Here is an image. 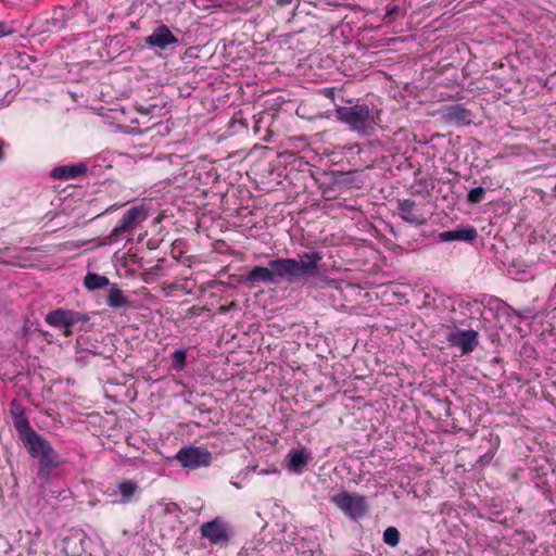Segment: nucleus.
Returning a JSON list of instances; mask_svg holds the SVG:
<instances>
[{"mask_svg":"<svg viewBox=\"0 0 556 556\" xmlns=\"http://www.w3.org/2000/svg\"><path fill=\"white\" fill-rule=\"evenodd\" d=\"M323 258V253L317 250L303 252L298 258H273L276 285L281 282L296 285L309 278H325L321 275Z\"/></svg>","mask_w":556,"mask_h":556,"instance_id":"f257e3e1","label":"nucleus"},{"mask_svg":"<svg viewBox=\"0 0 556 556\" xmlns=\"http://www.w3.org/2000/svg\"><path fill=\"white\" fill-rule=\"evenodd\" d=\"M336 114L338 121L346 124L352 131L361 137L375 135L380 122V111L365 103L339 106Z\"/></svg>","mask_w":556,"mask_h":556,"instance_id":"f03ea898","label":"nucleus"},{"mask_svg":"<svg viewBox=\"0 0 556 556\" xmlns=\"http://www.w3.org/2000/svg\"><path fill=\"white\" fill-rule=\"evenodd\" d=\"M29 456L38 460L37 476L48 480L53 469L61 465V457L51 443L41 434L24 445Z\"/></svg>","mask_w":556,"mask_h":556,"instance_id":"7ed1b4c3","label":"nucleus"},{"mask_svg":"<svg viewBox=\"0 0 556 556\" xmlns=\"http://www.w3.org/2000/svg\"><path fill=\"white\" fill-rule=\"evenodd\" d=\"M149 217V207L147 204H139L128 208L118 220L111 232L104 237V244H113L124 240L128 235L141 225Z\"/></svg>","mask_w":556,"mask_h":556,"instance_id":"20e7f679","label":"nucleus"},{"mask_svg":"<svg viewBox=\"0 0 556 556\" xmlns=\"http://www.w3.org/2000/svg\"><path fill=\"white\" fill-rule=\"evenodd\" d=\"M89 320L88 314L65 308L51 311L45 317L48 325L63 330L64 336H72L75 330L81 331Z\"/></svg>","mask_w":556,"mask_h":556,"instance_id":"39448f33","label":"nucleus"},{"mask_svg":"<svg viewBox=\"0 0 556 556\" xmlns=\"http://www.w3.org/2000/svg\"><path fill=\"white\" fill-rule=\"evenodd\" d=\"M331 502L341 509L344 515L353 520L363 518L368 511V503L364 495L342 491L331 497Z\"/></svg>","mask_w":556,"mask_h":556,"instance_id":"423d86ee","label":"nucleus"},{"mask_svg":"<svg viewBox=\"0 0 556 556\" xmlns=\"http://www.w3.org/2000/svg\"><path fill=\"white\" fill-rule=\"evenodd\" d=\"M200 533L203 539L208 540L212 545L225 547L231 540V528L222 517H216L211 521L203 522L200 527Z\"/></svg>","mask_w":556,"mask_h":556,"instance_id":"0eeeda50","label":"nucleus"},{"mask_svg":"<svg viewBox=\"0 0 556 556\" xmlns=\"http://www.w3.org/2000/svg\"><path fill=\"white\" fill-rule=\"evenodd\" d=\"M176 459L185 468L197 469L206 467L212 462V454L204 447H182L176 454Z\"/></svg>","mask_w":556,"mask_h":556,"instance_id":"6e6552de","label":"nucleus"},{"mask_svg":"<svg viewBox=\"0 0 556 556\" xmlns=\"http://www.w3.org/2000/svg\"><path fill=\"white\" fill-rule=\"evenodd\" d=\"M10 410L14 428L16 429L23 445L39 435V433L31 428L25 414V408L21 404L16 403V401H12Z\"/></svg>","mask_w":556,"mask_h":556,"instance_id":"1a4fd4ad","label":"nucleus"},{"mask_svg":"<svg viewBox=\"0 0 556 556\" xmlns=\"http://www.w3.org/2000/svg\"><path fill=\"white\" fill-rule=\"evenodd\" d=\"M140 493V486L136 480H123L114 488H109L105 494L114 497L113 503L126 505L134 501L136 495Z\"/></svg>","mask_w":556,"mask_h":556,"instance_id":"9d476101","label":"nucleus"},{"mask_svg":"<svg viewBox=\"0 0 556 556\" xmlns=\"http://www.w3.org/2000/svg\"><path fill=\"white\" fill-rule=\"evenodd\" d=\"M241 285L267 283L276 285L273 260L268 261V266H255L249 273L239 278Z\"/></svg>","mask_w":556,"mask_h":556,"instance_id":"9b49d317","label":"nucleus"},{"mask_svg":"<svg viewBox=\"0 0 556 556\" xmlns=\"http://www.w3.org/2000/svg\"><path fill=\"white\" fill-rule=\"evenodd\" d=\"M450 345L460 349L462 354L471 353L478 345V332L476 330H455L447 333Z\"/></svg>","mask_w":556,"mask_h":556,"instance_id":"f8f14e48","label":"nucleus"},{"mask_svg":"<svg viewBox=\"0 0 556 556\" xmlns=\"http://www.w3.org/2000/svg\"><path fill=\"white\" fill-rule=\"evenodd\" d=\"M397 214L405 222L415 226H422L427 218L420 213L417 203L412 199H397Z\"/></svg>","mask_w":556,"mask_h":556,"instance_id":"ddd939ff","label":"nucleus"},{"mask_svg":"<svg viewBox=\"0 0 556 556\" xmlns=\"http://www.w3.org/2000/svg\"><path fill=\"white\" fill-rule=\"evenodd\" d=\"M478 231L473 226H457L453 230H446L439 233L442 242L465 241L472 242L477 239Z\"/></svg>","mask_w":556,"mask_h":556,"instance_id":"4468645a","label":"nucleus"},{"mask_svg":"<svg viewBox=\"0 0 556 556\" xmlns=\"http://www.w3.org/2000/svg\"><path fill=\"white\" fill-rule=\"evenodd\" d=\"M471 112L463 104H452L444 110V119L455 126H465L471 123Z\"/></svg>","mask_w":556,"mask_h":556,"instance_id":"2eb2a0df","label":"nucleus"},{"mask_svg":"<svg viewBox=\"0 0 556 556\" xmlns=\"http://www.w3.org/2000/svg\"><path fill=\"white\" fill-rule=\"evenodd\" d=\"M146 41L151 47L166 49L168 46L178 42V39L173 35L167 26L161 25L147 37Z\"/></svg>","mask_w":556,"mask_h":556,"instance_id":"dca6fc26","label":"nucleus"},{"mask_svg":"<svg viewBox=\"0 0 556 556\" xmlns=\"http://www.w3.org/2000/svg\"><path fill=\"white\" fill-rule=\"evenodd\" d=\"M87 165L84 163L62 165L54 167L50 175L54 179L70 180L78 178L87 173Z\"/></svg>","mask_w":556,"mask_h":556,"instance_id":"f3484780","label":"nucleus"},{"mask_svg":"<svg viewBox=\"0 0 556 556\" xmlns=\"http://www.w3.org/2000/svg\"><path fill=\"white\" fill-rule=\"evenodd\" d=\"M309 455L303 450H292L288 454V468L289 470L301 473L307 465Z\"/></svg>","mask_w":556,"mask_h":556,"instance_id":"a211bd4d","label":"nucleus"},{"mask_svg":"<svg viewBox=\"0 0 556 556\" xmlns=\"http://www.w3.org/2000/svg\"><path fill=\"white\" fill-rule=\"evenodd\" d=\"M106 304L110 307L117 309L122 307H128L130 302L124 294L123 290H121L116 285H112L106 298Z\"/></svg>","mask_w":556,"mask_h":556,"instance_id":"6ab92c4d","label":"nucleus"},{"mask_svg":"<svg viewBox=\"0 0 556 556\" xmlns=\"http://www.w3.org/2000/svg\"><path fill=\"white\" fill-rule=\"evenodd\" d=\"M84 285L88 290H97L108 287L110 281L105 276L96 273H88L85 276Z\"/></svg>","mask_w":556,"mask_h":556,"instance_id":"aec40b11","label":"nucleus"},{"mask_svg":"<svg viewBox=\"0 0 556 556\" xmlns=\"http://www.w3.org/2000/svg\"><path fill=\"white\" fill-rule=\"evenodd\" d=\"M187 354L185 350H176L172 354V367L176 371H180L186 367Z\"/></svg>","mask_w":556,"mask_h":556,"instance_id":"412c9836","label":"nucleus"},{"mask_svg":"<svg viewBox=\"0 0 556 556\" xmlns=\"http://www.w3.org/2000/svg\"><path fill=\"white\" fill-rule=\"evenodd\" d=\"M400 531L395 527H388L383 532V542L389 546H396L400 543Z\"/></svg>","mask_w":556,"mask_h":556,"instance_id":"4be33fe9","label":"nucleus"},{"mask_svg":"<svg viewBox=\"0 0 556 556\" xmlns=\"http://www.w3.org/2000/svg\"><path fill=\"white\" fill-rule=\"evenodd\" d=\"M404 12L397 4H390L387 8L386 14L383 16V22L387 24L394 23L400 16H403Z\"/></svg>","mask_w":556,"mask_h":556,"instance_id":"5701e85b","label":"nucleus"},{"mask_svg":"<svg viewBox=\"0 0 556 556\" xmlns=\"http://www.w3.org/2000/svg\"><path fill=\"white\" fill-rule=\"evenodd\" d=\"M504 314L508 317H518L520 319H526L529 317L530 309L525 308L522 311H518V309L514 308L513 306L504 303Z\"/></svg>","mask_w":556,"mask_h":556,"instance_id":"b1692460","label":"nucleus"},{"mask_svg":"<svg viewBox=\"0 0 556 556\" xmlns=\"http://www.w3.org/2000/svg\"><path fill=\"white\" fill-rule=\"evenodd\" d=\"M77 542L67 540L64 542L63 553L65 556H81Z\"/></svg>","mask_w":556,"mask_h":556,"instance_id":"393cba45","label":"nucleus"},{"mask_svg":"<svg viewBox=\"0 0 556 556\" xmlns=\"http://www.w3.org/2000/svg\"><path fill=\"white\" fill-rule=\"evenodd\" d=\"M485 190L482 187L472 188L467 195L471 203H480L484 199Z\"/></svg>","mask_w":556,"mask_h":556,"instance_id":"a878e982","label":"nucleus"},{"mask_svg":"<svg viewBox=\"0 0 556 556\" xmlns=\"http://www.w3.org/2000/svg\"><path fill=\"white\" fill-rule=\"evenodd\" d=\"M10 551V543L4 538L0 536V556H7Z\"/></svg>","mask_w":556,"mask_h":556,"instance_id":"bb28decb","label":"nucleus"},{"mask_svg":"<svg viewBox=\"0 0 556 556\" xmlns=\"http://www.w3.org/2000/svg\"><path fill=\"white\" fill-rule=\"evenodd\" d=\"M13 34L12 27H10L7 23L0 22V38L9 36Z\"/></svg>","mask_w":556,"mask_h":556,"instance_id":"cd10ccee","label":"nucleus"},{"mask_svg":"<svg viewBox=\"0 0 556 556\" xmlns=\"http://www.w3.org/2000/svg\"><path fill=\"white\" fill-rule=\"evenodd\" d=\"M165 511L169 513V514L177 513V511H180V508L176 503H169L166 505Z\"/></svg>","mask_w":556,"mask_h":556,"instance_id":"c85d7f7f","label":"nucleus"},{"mask_svg":"<svg viewBox=\"0 0 556 556\" xmlns=\"http://www.w3.org/2000/svg\"><path fill=\"white\" fill-rule=\"evenodd\" d=\"M324 93H325V96H326V97H328V98H331V99H333V98H334V91H333V89L326 88V89L324 90Z\"/></svg>","mask_w":556,"mask_h":556,"instance_id":"c756f323","label":"nucleus"},{"mask_svg":"<svg viewBox=\"0 0 556 556\" xmlns=\"http://www.w3.org/2000/svg\"><path fill=\"white\" fill-rule=\"evenodd\" d=\"M3 142H0V162L4 159V152L2 150Z\"/></svg>","mask_w":556,"mask_h":556,"instance_id":"7c9ffc66","label":"nucleus"},{"mask_svg":"<svg viewBox=\"0 0 556 556\" xmlns=\"http://www.w3.org/2000/svg\"><path fill=\"white\" fill-rule=\"evenodd\" d=\"M339 182H348L346 179L338 180Z\"/></svg>","mask_w":556,"mask_h":556,"instance_id":"2f4dec72","label":"nucleus"}]
</instances>
